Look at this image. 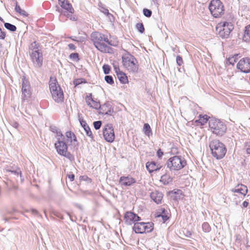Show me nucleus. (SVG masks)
<instances>
[{
    "label": "nucleus",
    "instance_id": "29",
    "mask_svg": "<svg viewBox=\"0 0 250 250\" xmlns=\"http://www.w3.org/2000/svg\"><path fill=\"white\" fill-rule=\"evenodd\" d=\"M15 11L16 12L18 13L20 15L23 16H27L28 14L26 13V12L22 9L20 6L18 4V2H16V6H15Z\"/></svg>",
    "mask_w": 250,
    "mask_h": 250
},
{
    "label": "nucleus",
    "instance_id": "11",
    "mask_svg": "<svg viewBox=\"0 0 250 250\" xmlns=\"http://www.w3.org/2000/svg\"><path fill=\"white\" fill-rule=\"evenodd\" d=\"M57 152L60 155L71 160L73 158L72 154L68 151V146L62 141H58L55 144Z\"/></svg>",
    "mask_w": 250,
    "mask_h": 250
},
{
    "label": "nucleus",
    "instance_id": "7",
    "mask_svg": "<svg viewBox=\"0 0 250 250\" xmlns=\"http://www.w3.org/2000/svg\"><path fill=\"white\" fill-rule=\"evenodd\" d=\"M209 127L213 133L218 136L223 135L227 130L225 124L217 119H212L209 121Z\"/></svg>",
    "mask_w": 250,
    "mask_h": 250
},
{
    "label": "nucleus",
    "instance_id": "38",
    "mask_svg": "<svg viewBox=\"0 0 250 250\" xmlns=\"http://www.w3.org/2000/svg\"><path fill=\"white\" fill-rule=\"evenodd\" d=\"M143 14L146 17L149 18L151 17L152 15V12L151 10L148 9L144 8L143 9Z\"/></svg>",
    "mask_w": 250,
    "mask_h": 250
},
{
    "label": "nucleus",
    "instance_id": "4",
    "mask_svg": "<svg viewBox=\"0 0 250 250\" xmlns=\"http://www.w3.org/2000/svg\"><path fill=\"white\" fill-rule=\"evenodd\" d=\"M211 153L213 157L219 160L224 157L227 153L225 145L218 140H213L209 144Z\"/></svg>",
    "mask_w": 250,
    "mask_h": 250
},
{
    "label": "nucleus",
    "instance_id": "24",
    "mask_svg": "<svg viewBox=\"0 0 250 250\" xmlns=\"http://www.w3.org/2000/svg\"><path fill=\"white\" fill-rule=\"evenodd\" d=\"M98 110H99V113L100 114H108L111 112V106L108 103H105L103 105L100 104V108Z\"/></svg>",
    "mask_w": 250,
    "mask_h": 250
},
{
    "label": "nucleus",
    "instance_id": "52",
    "mask_svg": "<svg viewBox=\"0 0 250 250\" xmlns=\"http://www.w3.org/2000/svg\"><path fill=\"white\" fill-rule=\"evenodd\" d=\"M70 38L71 39H72V40H73V41H76L74 38H72V37H70Z\"/></svg>",
    "mask_w": 250,
    "mask_h": 250
},
{
    "label": "nucleus",
    "instance_id": "9",
    "mask_svg": "<svg viewBox=\"0 0 250 250\" xmlns=\"http://www.w3.org/2000/svg\"><path fill=\"white\" fill-rule=\"evenodd\" d=\"M187 162L181 156H175L170 158L167 161V167L171 170H178L186 165Z\"/></svg>",
    "mask_w": 250,
    "mask_h": 250
},
{
    "label": "nucleus",
    "instance_id": "46",
    "mask_svg": "<svg viewBox=\"0 0 250 250\" xmlns=\"http://www.w3.org/2000/svg\"><path fill=\"white\" fill-rule=\"evenodd\" d=\"M163 154H164L163 152L162 151V150L161 149H159L157 150V156H158V158H161L162 157V156L163 155Z\"/></svg>",
    "mask_w": 250,
    "mask_h": 250
},
{
    "label": "nucleus",
    "instance_id": "25",
    "mask_svg": "<svg viewBox=\"0 0 250 250\" xmlns=\"http://www.w3.org/2000/svg\"><path fill=\"white\" fill-rule=\"evenodd\" d=\"M242 39L245 42H250V24L245 27Z\"/></svg>",
    "mask_w": 250,
    "mask_h": 250
},
{
    "label": "nucleus",
    "instance_id": "26",
    "mask_svg": "<svg viewBox=\"0 0 250 250\" xmlns=\"http://www.w3.org/2000/svg\"><path fill=\"white\" fill-rule=\"evenodd\" d=\"M209 117L207 115H200L199 119L195 121L197 125H204L208 121Z\"/></svg>",
    "mask_w": 250,
    "mask_h": 250
},
{
    "label": "nucleus",
    "instance_id": "40",
    "mask_svg": "<svg viewBox=\"0 0 250 250\" xmlns=\"http://www.w3.org/2000/svg\"><path fill=\"white\" fill-rule=\"evenodd\" d=\"M104 72L105 74H108L110 71V67L108 64H104L103 66Z\"/></svg>",
    "mask_w": 250,
    "mask_h": 250
},
{
    "label": "nucleus",
    "instance_id": "15",
    "mask_svg": "<svg viewBox=\"0 0 250 250\" xmlns=\"http://www.w3.org/2000/svg\"><path fill=\"white\" fill-rule=\"evenodd\" d=\"M85 102L90 108L98 110L100 108V102L99 100L93 97L91 93L87 95L85 98Z\"/></svg>",
    "mask_w": 250,
    "mask_h": 250
},
{
    "label": "nucleus",
    "instance_id": "22",
    "mask_svg": "<svg viewBox=\"0 0 250 250\" xmlns=\"http://www.w3.org/2000/svg\"><path fill=\"white\" fill-rule=\"evenodd\" d=\"M115 69L117 77L120 82L124 84L128 83V80L126 74L123 71H121L118 67H115Z\"/></svg>",
    "mask_w": 250,
    "mask_h": 250
},
{
    "label": "nucleus",
    "instance_id": "48",
    "mask_svg": "<svg viewBox=\"0 0 250 250\" xmlns=\"http://www.w3.org/2000/svg\"><path fill=\"white\" fill-rule=\"evenodd\" d=\"M68 46L69 48L72 50H74L76 49V47H75V45L72 43L69 44L68 45Z\"/></svg>",
    "mask_w": 250,
    "mask_h": 250
},
{
    "label": "nucleus",
    "instance_id": "14",
    "mask_svg": "<svg viewBox=\"0 0 250 250\" xmlns=\"http://www.w3.org/2000/svg\"><path fill=\"white\" fill-rule=\"evenodd\" d=\"M124 219L126 224L134 226V224L141 220V218L132 211H126L125 213Z\"/></svg>",
    "mask_w": 250,
    "mask_h": 250
},
{
    "label": "nucleus",
    "instance_id": "30",
    "mask_svg": "<svg viewBox=\"0 0 250 250\" xmlns=\"http://www.w3.org/2000/svg\"><path fill=\"white\" fill-rule=\"evenodd\" d=\"M64 15L68 19L73 21H77L78 19V16L73 14H71L68 12L64 13Z\"/></svg>",
    "mask_w": 250,
    "mask_h": 250
},
{
    "label": "nucleus",
    "instance_id": "55",
    "mask_svg": "<svg viewBox=\"0 0 250 250\" xmlns=\"http://www.w3.org/2000/svg\"><path fill=\"white\" fill-rule=\"evenodd\" d=\"M60 135H61V136H62L63 135H62V133H60Z\"/></svg>",
    "mask_w": 250,
    "mask_h": 250
},
{
    "label": "nucleus",
    "instance_id": "20",
    "mask_svg": "<svg viewBox=\"0 0 250 250\" xmlns=\"http://www.w3.org/2000/svg\"><path fill=\"white\" fill-rule=\"evenodd\" d=\"M66 141L69 143L70 145H75L77 143V137L71 131H67L65 133Z\"/></svg>",
    "mask_w": 250,
    "mask_h": 250
},
{
    "label": "nucleus",
    "instance_id": "2",
    "mask_svg": "<svg viewBox=\"0 0 250 250\" xmlns=\"http://www.w3.org/2000/svg\"><path fill=\"white\" fill-rule=\"evenodd\" d=\"M28 52L33 65L37 68L41 67L43 64V57L40 44L36 41L31 43L28 46Z\"/></svg>",
    "mask_w": 250,
    "mask_h": 250
},
{
    "label": "nucleus",
    "instance_id": "54",
    "mask_svg": "<svg viewBox=\"0 0 250 250\" xmlns=\"http://www.w3.org/2000/svg\"><path fill=\"white\" fill-rule=\"evenodd\" d=\"M9 171L11 172H15L14 171H12V170H9Z\"/></svg>",
    "mask_w": 250,
    "mask_h": 250
},
{
    "label": "nucleus",
    "instance_id": "6",
    "mask_svg": "<svg viewBox=\"0 0 250 250\" xmlns=\"http://www.w3.org/2000/svg\"><path fill=\"white\" fill-rule=\"evenodd\" d=\"M208 8L212 16L215 18H221L225 13V7L220 0H211Z\"/></svg>",
    "mask_w": 250,
    "mask_h": 250
},
{
    "label": "nucleus",
    "instance_id": "36",
    "mask_svg": "<svg viewBox=\"0 0 250 250\" xmlns=\"http://www.w3.org/2000/svg\"><path fill=\"white\" fill-rule=\"evenodd\" d=\"M83 128L86 132V135L87 136H88L89 137H91V138H93V136L92 135V131H91L90 128H89V126L87 125L85 127H84Z\"/></svg>",
    "mask_w": 250,
    "mask_h": 250
},
{
    "label": "nucleus",
    "instance_id": "42",
    "mask_svg": "<svg viewBox=\"0 0 250 250\" xmlns=\"http://www.w3.org/2000/svg\"><path fill=\"white\" fill-rule=\"evenodd\" d=\"M176 62L179 66H181L183 63L182 58L180 56H177L176 57Z\"/></svg>",
    "mask_w": 250,
    "mask_h": 250
},
{
    "label": "nucleus",
    "instance_id": "27",
    "mask_svg": "<svg viewBox=\"0 0 250 250\" xmlns=\"http://www.w3.org/2000/svg\"><path fill=\"white\" fill-rule=\"evenodd\" d=\"M143 131L144 133L147 136L149 137L152 135V131L149 125L147 123H145L143 126Z\"/></svg>",
    "mask_w": 250,
    "mask_h": 250
},
{
    "label": "nucleus",
    "instance_id": "8",
    "mask_svg": "<svg viewBox=\"0 0 250 250\" xmlns=\"http://www.w3.org/2000/svg\"><path fill=\"white\" fill-rule=\"evenodd\" d=\"M234 28L233 24L230 21H221L216 26L218 35L222 38H228Z\"/></svg>",
    "mask_w": 250,
    "mask_h": 250
},
{
    "label": "nucleus",
    "instance_id": "18",
    "mask_svg": "<svg viewBox=\"0 0 250 250\" xmlns=\"http://www.w3.org/2000/svg\"><path fill=\"white\" fill-rule=\"evenodd\" d=\"M119 184L122 186H131L136 183L135 179L130 176H121L119 179Z\"/></svg>",
    "mask_w": 250,
    "mask_h": 250
},
{
    "label": "nucleus",
    "instance_id": "17",
    "mask_svg": "<svg viewBox=\"0 0 250 250\" xmlns=\"http://www.w3.org/2000/svg\"><path fill=\"white\" fill-rule=\"evenodd\" d=\"M59 5L64 10V13L74 14L75 10L68 0H58Z\"/></svg>",
    "mask_w": 250,
    "mask_h": 250
},
{
    "label": "nucleus",
    "instance_id": "58",
    "mask_svg": "<svg viewBox=\"0 0 250 250\" xmlns=\"http://www.w3.org/2000/svg\"><path fill=\"white\" fill-rule=\"evenodd\" d=\"M1 46V44L0 43V47Z\"/></svg>",
    "mask_w": 250,
    "mask_h": 250
},
{
    "label": "nucleus",
    "instance_id": "45",
    "mask_svg": "<svg viewBox=\"0 0 250 250\" xmlns=\"http://www.w3.org/2000/svg\"><path fill=\"white\" fill-rule=\"evenodd\" d=\"M79 120L81 125L83 127V128L88 125L86 122L83 119H80Z\"/></svg>",
    "mask_w": 250,
    "mask_h": 250
},
{
    "label": "nucleus",
    "instance_id": "35",
    "mask_svg": "<svg viewBox=\"0 0 250 250\" xmlns=\"http://www.w3.org/2000/svg\"><path fill=\"white\" fill-rule=\"evenodd\" d=\"M136 27L141 33H143L144 32L145 28L143 23H137L136 25Z\"/></svg>",
    "mask_w": 250,
    "mask_h": 250
},
{
    "label": "nucleus",
    "instance_id": "33",
    "mask_svg": "<svg viewBox=\"0 0 250 250\" xmlns=\"http://www.w3.org/2000/svg\"><path fill=\"white\" fill-rule=\"evenodd\" d=\"M156 217H161L164 222L167 221L169 219V217L165 214V211L164 209L162 210L161 214H157Z\"/></svg>",
    "mask_w": 250,
    "mask_h": 250
},
{
    "label": "nucleus",
    "instance_id": "37",
    "mask_svg": "<svg viewBox=\"0 0 250 250\" xmlns=\"http://www.w3.org/2000/svg\"><path fill=\"white\" fill-rule=\"evenodd\" d=\"M69 58L74 61H78L79 60V54L77 53H73L69 55Z\"/></svg>",
    "mask_w": 250,
    "mask_h": 250
},
{
    "label": "nucleus",
    "instance_id": "31",
    "mask_svg": "<svg viewBox=\"0 0 250 250\" xmlns=\"http://www.w3.org/2000/svg\"><path fill=\"white\" fill-rule=\"evenodd\" d=\"M238 54H235L232 57H229L228 59V62L229 64L233 65L238 59Z\"/></svg>",
    "mask_w": 250,
    "mask_h": 250
},
{
    "label": "nucleus",
    "instance_id": "16",
    "mask_svg": "<svg viewBox=\"0 0 250 250\" xmlns=\"http://www.w3.org/2000/svg\"><path fill=\"white\" fill-rule=\"evenodd\" d=\"M22 98L23 100H27L31 95L30 91V85L28 82L24 81L22 82Z\"/></svg>",
    "mask_w": 250,
    "mask_h": 250
},
{
    "label": "nucleus",
    "instance_id": "19",
    "mask_svg": "<svg viewBox=\"0 0 250 250\" xmlns=\"http://www.w3.org/2000/svg\"><path fill=\"white\" fill-rule=\"evenodd\" d=\"M231 191L234 193H238L242 198H244L248 192V188L243 184H238Z\"/></svg>",
    "mask_w": 250,
    "mask_h": 250
},
{
    "label": "nucleus",
    "instance_id": "13",
    "mask_svg": "<svg viewBox=\"0 0 250 250\" xmlns=\"http://www.w3.org/2000/svg\"><path fill=\"white\" fill-rule=\"evenodd\" d=\"M237 69L240 71L248 73L250 72V58L245 57L241 59L236 65Z\"/></svg>",
    "mask_w": 250,
    "mask_h": 250
},
{
    "label": "nucleus",
    "instance_id": "50",
    "mask_svg": "<svg viewBox=\"0 0 250 250\" xmlns=\"http://www.w3.org/2000/svg\"><path fill=\"white\" fill-rule=\"evenodd\" d=\"M249 202L245 201L243 203V206L245 208H247L249 206Z\"/></svg>",
    "mask_w": 250,
    "mask_h": 250
},
{
    "label": "nucleus",
    "instance_id": "49",
    "mask_svg": "<svg viewBox=\"0 0 250 250\" xmlns=\"http://www.w3.org/2000/svg\"><path fill=\"white\" fill-rule=\"evenodd\" d=\"M89 179V180H90V179H89V178L86 176H82L80 177V180H86V179Z\"/></svg>",
    "mask_w": 250,
    "mask_h": 250
},
{
    "label": "nucleus",
    "instance_id": "44",
    "mask_svg": "<svg viewBox=\"0 0 250 250\" xmlns=\"http://www.w3.org/2000/svg\"><path fill=\"white\" fill-rule=\"evenodd\" d=\"M67 176L71 182L74 181L75 175L72 172L67 174Z\"/></svg>",
    "mask_w": 250,
    "mask_h": 250
},
{
    "label": "nucleus",
    "instance_id": "39",
    "mask_svg": "<svg viewBox=\"0 0 250 250\" xmlns=\"http://www.w3.org/2000/svg\"><path fill=\"white\" fill-rule=\"evenodd\" d=\"M104 79L107 83L110 84H112L114 83V81L111 76H106L104 78Z\"/></svg>",
    "mask_w": 250,
    "mask_h": 250
},
{
    "label": "nucleus",
    "instance_id": "43",
    "mask_svg": "<svg viewBox=\"0 0 250 250\" xmlns=\"http://www.w3.org/2000/svg\"><path fill=\"white\" fill-rule=\"evenodd\" d=\"M6 37V34L4 32L2 31L0 28V40H4Z\"/></svg>",
    "mask_w": 250,
    "mask_h": 250
},
{
    "label": "nucleus",
    "instance_id": "32",
    "mask_svg": "<svg viewBox=\"0 0 250 250\" xmlns=\"http://www.w3.org/2000/svg\"><path fill=\"white\" fill-rule=\"evenodd\" d=\"M4 26L6 29L12 32L15 31L17 30V27L15 25L9 23H5Z\"/></svg>",
    "mask_w": 250,
    "mask_h": 250
},
{
    "label": "nucleus",
    "instance_id": "57",
    "mask_svg": "<svg viewBox=\"0 0 250 250\" xmlns=\"http://www.w3.org/2000/svg\"><path fill=\"white\" fill-rule=\"evenodd\" d=\"M0 20L1 21H2V19L1 18H0Z\"/></svg>",
    "mask_w": 250,
    "mask_h": 250
},
{
    "label": "nucleus",
    "instance_id": "41",
    "mask_svg": "<svg viewBox=\"0 0 250 250\" xmlns=\"http://www.w3.org/2000/svg\"><path fill=\"white\" fill-rule=\"evenodd\" d=\"M94 128L97 130L100 129L102 125V122L100 121L94 122L93 123Z\"/></svg>",
    "mask_w": 250,
    "mask_h": 250
},
{
    "label": "nucleus",
    "instance_id": "51",
    "mask_svg": "<svg viewBox=\"0 0 250 250\" xmlns=\"http://www.w3.org/2000/svg\"><path fill=\"white\" fill-rule=\"evenodd\" d=\"M247 152L250 154V144H248L247 146Z\"/></svg>",
    "mask_w": 250,
    "mask_h": 250
},
{
    "label": "nucleus",
    "instance_id": "1",
    "mask_svg": "<svg viewBox=\"0 0 250 250\" xmlns=\"http://www.w3.org/2000/svg\"><path fill=\"white\" fill-rule=\"evenodd\" d=\"M91 42L98 50L104 53H109L111 43L107 35L99 32H94L90 35Z\"/></svg>",
    "mask_w": 250,
    "mask_h": 250
},
{
    "label": "nucleus",
    "instance_id": "23",
    "mask_svg": "<svg viewBox=\"0 0 250 250\" xmlns=\"http://www.w3.org/2000/svg\"><path fill=\"white\" fill-rule=\"evenodd\" d=\"M150 197L157 204L161 203L163 198V194L158 191H154L151 193Z\"/></svg>",
    "mask_w": 250,
    "mask_h": 250
},
{
    "label": "nucleus",
    "instance_id": "56",
    "mask_svg": "<svg viewBox=\"0 0 250 250\" xmlns=\"http://www.w3.org/2000/svg\"><path fill=\"white\" fill-rule=\"evenodd\" d=\"M191 233L190 232H189V235H191Z\"/></svg>",
    "mask_w": 250,
    "mask_h": 250
},
{
    "label": "nucleus",
    "instance_id": "3",
    "mask_svg": "<svg viewBox=\"0 0 250 250\" xmlns=\"http://www.w3.org/2000/svg\"><path fill=\"white\" fill-rule=\"evenodd\" d=\"M49 89L53 99L58 103H62L64 100L63 92L55 77H51L49 81Z\"/></svg>",
    "mask_w": 250,
    "mask_h": 250
},
{
    "label": "nucleus",
    "instance_id": "47",
    "mask_svg": "<svg viewBox=\"0 0 250 250\" xmlns=\"http://www.w3.org/2000/svg\"><path fill=\"white\" fill-rule=\"evenodd\" d=\"M83 83V79H76L74 82V83L76 84V85H78V84H79L81 83Z\"/></svg>",
    "mask_w": 250,
    "mask_h": 250
},
{
    "label": "nucleus",
    "instance_id": "12",
    "mask_svg": "<svg viewBox=\"0 0 250 250\" xmlns=\"http://www.w3.org/2000/svg\"><path fill=\"white\" fill-rule=\"evenodd\" d=\"M104 139L109 143H112L115 138L113 127L111 124H107L104 126L103 130Z\"/></svg>",
    "mask_w": 250,
    "mask_h": 250
},
{
    "label": "nucleus",
    "instance_id": "10",
    "mask_svg": "<svg viewBox=\"0 0 250 250\" xmlns=\"http://www.w3.org/2000/svg\"><path fill=\"white\" fill-rule=\"evenodd\" d=\"M154 229V224L152 222H139L134 224L133 230L136 233H144L151 232Z\"/></svg>",
    "mask_w": 250,
    "mask_h": 250
},
{
    "label": "nucleus",
    "instance_id": "53",
    "mask_svg": "<svg viewBox=\"0 0 250 250\" xmlns=\"http://www.w3.org/2000/svg\"><path fill=\"white\" fill-rule=\"evenodd\" d=\"M70 38L71 39H72V40H73V41H76L74 38H72V37H70Z\"/></svg>",
    "mask_w": 250,
    "mask_h": 250
},
{
    "label": "nucleus",
    "instance_id": "21",
    "mask_svg": "<svg viewBox=\"0 0 250 250\" xmlns=\"http://www.w3.org/2000/svg\"><path fill=\"white\" fill-rule=\"evenodd\" d=\"M162 167V166L158 163L154 162H148L146 163V168L149 173L159 170Z\"/></svg>",
    "mask_w": 250,
    "mask_h": 250
},
{
    "label": "nucleus",
    "instance_id": "28",
    "mask_svg": "<svg viewBox=\"0 0 250 250\" xmlns=\"http://www.w3.org/2000/svg\"><path fill=\"white\" fill-rule=\"evenodd\" d=\"M160 181L164 184H168L172 182V178L167 174H164L161 176Z\"/></svg>",
    "mask_w": 250,
    "mask_h": 250
},
{
    "label": "nucleus",
    "instance_id": "34",
    "mask_svg": "<svg viewBox=\"0 0 250 250\" xmlns=\"http://www.w3.org/2000/svg\"><path fill=\"white\" fill-rule=\"evenodd\" d=\"M202 229L205 232H209L211 230V228L208 223L205 222L202 224Z\"/></svg>",
    "mask_w": 250,
    "mask_h": 250
},
{
    "label": "nucleus",
    "instance_id": "5",
    "mask_svg": "<svg viewBox=\"0 0 250 250\" xmlns=\"http://www.w3.org/2000/svg\"><path fill=\"white\" fill-rule=\"evenodd\" d=\"M122 63L124 67L129 72H137L138 70V61L132 55L126 53L122 57Z\"/></svg>",
    "mask_w": 250,
    "mask_h": 250
}]
</instances>
